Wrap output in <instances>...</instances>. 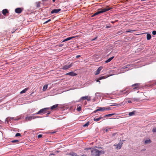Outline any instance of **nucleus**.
<instances>
[{
	"label": "nucleus",
	"instance_id": "f257e3e1",
	"mask_svg": "<svg viewBox=\"0 0 156 156\" xmlns=\"http://www.w3.org/2000/svg\"><path fill=\"white\" fill-rule=\"evenodd\" d=\"M91 153L92 156H100L101 155L104 154L105 152L103 151H99L96 148H93L91 149Z\"/></svg>",
	"mask_w": 156,
	"mask_h": 156
},
{
	"label": "nucleus",
	"instance_id": "f03ea898",
	"mask_svg": "<svg viewBox=\"0 0 156 156\" xmlns=\"http://www.w3.org/2000/svg\"><path fill=\"white\" fill-rule=\"evenodd\" d=\"M112 9V8H110L108 6H107L106 8L100 9L99 11L95 13L94 14L93 16L97 15L99 13L105 12L106 11H108L109 10L111 9Z\"/></svg>",
	"mask_w": 156,
	"mask_h": 156
},
{
	"label": "nucleus",
	"instance_id": "7ed1b4c3",
	"mask_svg": "<svg viewBox=\"0 0 156 156\" xmlns=\"http://www.w3.org/2000/svg\"><path fill=\"white\" fill-rule=\"evenodd\" d=\"M49 109V108H45L40 110L38 112L35 113V115H37L38 114H43L47 112V110Z\"/></svg>",
	"mask_w": 156,
	"mask_h": 156
},
{
	"label": "nucleus",
	"instance_id": "20e7f679",
	"mask_svg": "<svg viewBox=\"0 0 156 156\" xmlns=\"http://www.w3.org/2000/svg\"><path fill=\"white\" fill-rule=\"evenodd\" d=\"M72 66L73 63H72L69 65H65L62 66L61 69L63 70H67L71 67Z\"/></svg>",
	"mask_w": 156,
	"mask_h": 156
},
{
	"label": "nucleus",
	"instance_id": "39448f33",
	"mask_svg": "<svg viewBox=\"0 0 156 156\" xmlns=\"http://www.w3.org/2000/svg\"><path fill=\"white\" fill-rule=\"evenodd\" d=\"M86 99L87 101H90L91 100L90 97L88 96H85L84 97H82L80 99L79 101H78V102H80V100H83Z\"/></svg>",
	"mask_w": 156,
	"mask_h": 156
},
{
	"label": "nucleus",
	"instance_id": "423d86ee",
	"mask_svg": "<svg viewBox=\"0 0 156 156\" xmlns=\"http://www.w3.org/2000/svg\"><path fill=\"white\" fill-rule=\"evenodd\" d=\"M122 144V143L119 142L118 144H114L113 146L115 147L116 149L118 150L120 149L121 148Z\"/></svg>",
	"mask_w": 156,
	"mask_h": 156
},
{
	"label": "nucleus",
	"instance_id": "0eeeda50",
	"mask_svg": "<svg viewBox=\"0 0 156 156\" xmlns=\"http://www.w3.org/2000/svg\"><path fill=\"white\" fill-rule=\"evenodd\" d=\"M140 83H136L132 85V87H133V89L134 90H138L140 88L139 86Z\"/></svg>",
	"mask_w": 156,
	"mask_h": 156
},
{
	"label": "nucleus",
	"instance_id": "6e6552de",
	"mask_svg": "<svg viewBox=\"0 0 156 156\" xmlns=\"http://www.w3.org/2000/svg\"><path fill=\"white\" fill-rule=\"evenodd\" d=\"M23 9L20 8H17L15 9V12L17 13H20L22 12Z\"/></svg>",
	"mask_w": 156,
	"mask_h": 156
},
{
	"label": "nucleus",
	"instance_id": "1a4fd4ad",
	"mask_svg": "<svg viewBox=\"0 0 156 156\" xmlns=\"http://www.w3.org/2000/svg\"><path fill=\"white\" fill-rule=\"evenodd\" d=\"M61 10V9H54L52 10L51 12V13L53 14V13H58L59 11Z\"/></svg>",
	"mask_w": 156,
	"mask_h": 156
},
{
	"label": "nucleus",
	"instance_id": "9d476101",
	"mask_svg": "<svg viewBox=\"0 0 156 156\" xmlns=\"http://www.w3.org/2000/svg\"><path fill=\"white\" fill-rule=\"evenodd\" d=\"M66 75H69L71 76H76L77 74L76 73H75L73 72H70L66 73Z\"/></svg>",
	"mask_w": 156,
	"mask_h": 156
},
{
	"label": "nucleus",
	"instance_id": "9b49d317",
	"mask_svg": "<svg viewBox=\"0 0 156 156\" xmlns=\"http://www.w3.org/2000/svg\"><path fill=\"white\" fill-rule=\"evenodd\" d=\"M103 67L101 66L99 67L97 69L96 73H95V75H97L98 74L100 73L101 70L102 69Z\"/></svg>",
	"mask_w": 156,
	"mask_h": 156
},
{
	"label": "nucleus",
	"instance_id": "f8f14e48",
	"mask_svg": "<svg viewBox=\"0 0 156 156\" xmlns=\"http://www.w3.org/2000/svg\"><path fill=\"white\" fill-rule=\"evenodd\" d=\"M58 104H56L53 105L50 108H49V109H50L52 110H55V109L58 107Z\"/></svg>",
	"mask_w": 156,
	"mask_h": 156
},
{
	"label": "nucleus",
	"instance_id": "ddd939ff",
	"mask_svg": "<svg viewBox=\"0 0 156 156\" xmlns=\"http://www.w3.org/2000/svg\"><path fill=\"white\" fill-rule=\"evenodd\" d=\"M9 12L7 9H5L3 10L2 11V14L5 16L6 15V13H8Z\"/></svg>",
	"mask_w": 156,
	"mask_h": 156
},
{
	"label": "nucleus",
	"instance_id": "4468645a",
	"mask_svg": "<svg viewBox=\"0 0 156 156\" xmlns=\"http://www.w3.org/2000/svg\"><path fill=\"white\" fill-rule=\"evenodd\" d=\"M74 37H68L67 38L64 40L63 41H62V42H63L67 41H69V40H70L71 39L73 38Z\"/></svg>",
	"mask_w": 156,
	"mask_h": 156
},
{
	"label": "nucleus",
	"instance_id": "2eb2a0df",
	"mask_svg": "<svg viewBox=\"0 0 156 156\" xmlns=\"http://www.w3.org/2000/svg\"><path fill=\"white\" fill-rule=\"evenodd\" d=\"M114 57L112 56L109 58H108V59H107V60H106L105 62L106 63H108L110 61H111L114 58Z\"/></svg>",
	"mask_w": 156,
	"mask_h": 156
},
{
	"label": "nucleus",
	"instance_id": "dca6fc26",
	"mask_svg": "<svg viewBox=\"0 0 156 156\" xmlns=\"http://www.w3.org/2000/svg\"><path fill=\"white\" fill-rule=\"evenodd\" d=\"M31 119H32L31 118L30 116H27L25 118V120L26 121H30Z\"/></svg>",
	"mask_w": 156,
	"mask_h": 156
},
{
	"label": "nucleus",
	"instance_id": "f3484780",
	"mask_svg": "<svg viewBox=\"0 0 156 156\" xmlns=\"http://www.w3.org/2000/svg\"><path fill=\"white\" fill-rule=\"evenodd\" d=\"M28 89V88H26L25 89H24V90H22L20 92V94H22L24 93H25L26 92V91H27Z\"/></svg>",
	"mask_w": 156,
	"mask_h": 156
},
{
	"label": "nucleus",
	"instance_id": "a211bd4d",
	"mask_svg": "<svg viewBox=\"0 0 156 156\" xmlns=\"http://www.w3.org/2000/svg\"><path fill=\"white\" fill-rule=\"evenodd\" d=\"M40 3L39 2H36L35 3L36 7V8H39L40 6Z\"/></svg>",
	"mask_w": 156,
	"mask_h": 156
},
{
	"label": "nucleus",
	"instance_id": "6ab92c4d",
	"mask_svg": "<svg viewBox=\"0 0 156 156\" xmlns=\"http://www.w3.org/2000/svg\"><path fill=\"white\" fill-rule=\"evenodd\" d=\"M151 37V35L149 34H147V40H150Z\"/></svg>",
	"mask_w": 156,
	"mask_h": 156
},
{
	"label": "nucleus",
	"instance_id": "aec40b11",
	"mask_svg": "<svg viewBox=\"0 0 156 156\" xmlns=\"http://www.w3.org/2000/svg\"><path fill=\"white\" fill-rule=\"evenodd\" d=\"M77 110L78 111L80 112L81 110V105H78Z\"/></svg>",
	"mask_w": 156,
	"mask_h": 156
},
{
	"label": "nucleus",
	"instance_id": "412c9836",
	"mask_svg": "<svg viewBox=\"0 0 156 156\" xmlns=\"http://www.w3.org/2000/svg\"><path fill=\"white\" fill-rule=\"evenodd\" d=\"M151 142V140L150 139H149L146 140L145 141L144 143L145 144H147L150 143Z\"/></svg>",
	"mask_w": 156,
	"mask_h": 156
},
{
	"label": "nucleus",
	"instance_id": "4be33fe9",
	"mask_svg": "<svg viewBox=\"0 0 156 156\" xmlns=\"http://www.w3.org/2000/svg\"><path fill=\"white\" fill-rule=\"evenodd\" d=\"M108 77V76H105L99 77L98 78L99 79V80H101L103 79H105L107 78Z\"/></svg>",
	"mask_w": 156,
	"mask_h": 156
},
{
	"label": "nucleus",
	"instance_id": "5701e85b",
	"mask_svg": "<svg viewBox=\"0 0 156 156\" xmlns=\"http://www.w3.org/2000/svg\"><path fill=\"white\" fill-rule=\"evenodd\" d=\"M135 111H133L132 112H129V116H133L135 114Z\"/></svg>",
	"mask_w": 156,
	"mask_h": 156
},
{
	"label": "nucleus",
	"instance_id": "b1692460",
	"mask_svg": "<svg viewBox=\"0 0 156 156\" xmlns=\"http://www.w3.org/2000/svg\"><path fill=\"white\" fill-rule=\"evenodd\" d=\"M99 111H101V112L103 111L104 110H105V107H100L98 109Z\"/></svg>",
	"mask_w": 156,
	"mask_h": 156
},
{
	"label": "nucleus",
	"instance_id": "393cba45",
	"mask_svg": "<svg viewBox=\"0 0 156 156\" xmlns=\"http://www.w3.org/2000/svg\"><path fill=\"white\" fill-rule=\"evenodd\" d=\"M48 85H45L43 87V90L44 91L46 90L47 88Z\"/></svg>",
	"mask_w": 156,
	"mask_h": 156
},
{
	"label": "nucleus",
	"instance_id": "a878e982",
	"mask_svg": "<svg viewBox=\"0 0 156 156\" xmlns=\"http://www.w3.org/2000/svg\"><path fill=\"white\" fill-rule=\"evenodd\" d=\"M114 114H115L114 113L109 114L105 115V116L106 117H109L113 115H114Z\"/></svg>",
	"mask_w": 156,
	"mask_h": 156
},
{
	"label": "nucleus",
	"instance_id": "bb28decb",
	"mask_svg": "<svg viewBox=\"0 0 156 156\" xmlns=\"http://www.w3.org/2000/svg\"><path fill=\"white\" fill-rule=\"evenodd\" d=\"M69 155H71L72 156H77V154L75 153H70L69 154Z\"/></svg>",
	"mask_w": 156,
	"mask_h": 156
},
{
	"label": "nucleus",
	"instance_id": "cd10ccee",
	"mask_svg": "<svg viewBox=\"0 0 156 156\" xmlns=\"http://www.w3.org/2000/svg\"><path fill=\"white\" fill-rule=\"evenodd\" d=\"M120 105V104H118L116 103H114L112 105H111V106H119Z\"/></svg>",
	"mask_w": 156,
	"mask_h": 156
},
{
	"label": "nucleus",
	"instance_id": "c85d7f7f",
	"mask_svg": "<svg viewBox=\"0 0 156 156\" xmlns=\"http://www.w3.org/2000/svg\"><path fill=\"white\" fill-rule=\"evenodd\" d=\"M90 124V122L89 121H88L87 122L85 123L84 125H83V126L84 127H86L88 125H89Z\"/></svg>",
	"mask_w": 156,
	"mask_h": 156
},
{
	"label": "nucleus",
	"instance_id": "c756f323",
	"mask_svg": "<svg viewBox=\"0 0 156 156\" xmlns=\"http://www.w3.org/2000/svg\"><path fill=\"white\" fill-rule=\"evenodd\" d=\"M93 119L94 121L97 122L99 121L100 120V118H94Z\"/></svg>",
	"mask_w": 156,
	"mask_h": 156
},
{
	"label": "nucleus",
	"instance_id": "7c9ffc66",
	"mask_svg": "<svg viewBox=\"0 0 156 156\" xmlns=\"http://www.w3.org/2000/svg\"><path fill=\"white\" fill-rule=\"evenodd\" d=\"M12 143H17L19 142V141L17 140H13L11 141Z\"/></svg>",
	"mask_w": 156,
	"mask_h": 156
},
{
	"label": "nucleus",
	"instance_id": "2f4dec72",
	"mask_svg": "<svg viewBox=\"0 0 156 156\" xmlns=\"http://www.w3.org/2000/svg\"><path fill=\"white\" fill-rule=\"evenodd\" d=\"M21 135L20 133H17L15 135V137H17L19 136H21Z\"/></svg>",
	"mask_w": 156,
	"mask_h": 156
},
{
	"label": "nucleus",
	"instance_id": "473e14b6",
	"mask_svg": "<svg viewBox=\"0 0 156 156\" xmlns=\"http://www.w3.org/2000/svg\"><path fill=\"white\" fill-rule=\"evenodd\" d=\"M105 110H110L111 109L110 107H105Z\"/></svg>",
	"mask_w": 156,
	"mask_h": 156
},
{
	"label": "nucleus",
	"instance_id": "72a5a7b5",
	"mask_svg": "<svg viewBox=\"0 0 156 156\" xmlns=\"http://www.w3.org/2000/svg\"><path fill=\"white\" fill-rule=\"evenodd\" d=\"M51 21V19H49L48 20L45 22L44 23V24H46V23H48V22H50Z\"/></svg>",
	"mask_w": 156,
	"mask_h": 156
},
{
	"label": "nucleus",
	"instance_id": "f704fd0d",
	"mask_svg": "<svg viewBox=\"0 0 156 156\" xmlns=\"http://www.w3.org/2000/svg\"><path fill=\"white\" fill-rule=\"evenodd\" d=\"M31 118L33 119H34L36 118V116L34 115L30 116Z\"/></svg>",
	"mask_w": 156,
	"mask_h": 156
},
{
	"label": "nucleus",
	"instance_id": "c9c22d12",
	"mask_svg": "<svg viewBox=\"0 0 156 156\" xmlns=\"http://www.w3.org/2000/svg\"><path fill=\"white\" fill-rule=\"evenodd\" d=\"M152 34L154 35H155L156 34V31H152Z\"/></svg>",
	"mask_w": 156,
	"mask_h": 156
},
{
	"label": "nucleus",
	"instance_id": "e433bc0d",
	"mask_svg": "<svg viewBox=\"0 0 156 156\" xmlns=\"http://www.w3.org/2000/svg\"><path fill=\"white\" fill-rule=\"evenodd\" d=\"M92 149V148H85L84 149V150H88L89 149Z\"/></svg>",
	"mask_w": 156,
	"mask_h": 156
},
{
	"label": "nucleus",
	"instance_id": "4c0bfd02",
	"mask_svg": "<svg viewBox=\"0 0 156 156\" xmlns=\"http://www.w3.org/2000/svg\"><path fill=\"white\" fill-rule=\"evenodd\" d=\"M152 131L153 132H156V128H153L152 129Z\"/></svg>",
	"mask_w": 156,
	"mask_h": 156
},
{
	"label": "nucleus",
	"instance_id": "58836bf2",
	"mask_svg": "<svg viewBox=\"0 0 156 156\" xmlns=\"http://www.w3.org/2000/svg\"><path fill=\"white\" fill-rule=\"evenodd\" d=\"M42 136V134H39L38 136V138H41V137Z\"/></svg>",
	"mask_w": 156,
	"mask_h": 156
},
{
	"label": "nucleus",
	"instance_id": "ea45409f",
	"mask_svg": "<svg viewBox=\"0 0 156 156\" xmlns=\"http://www.w3.org/2000/svg\"><path fill=\"white\" fill-rule=\"evenodd\" d=\"M100 80H99V79L98 78V80H96V82H99V84H100Z\"/></svg>",
	"mask_w": 156,
	"mask_h": 156
},
{
	"label": "nucleus",
	"instance_id": "a19ab883",
	"mask_svg": "<svg viewBox=\"0 0 156 156\" xmlns=\"http://www.w3.org/2000/svg\"><path fill=\"white\" fill-rule=\"evenodd\" d=\"M133 99L135 101H139V99H136V98H134Z\"/></svg>",
	"mask_w": 156,
	"mask_h": 156
},
{
	"label": "nucleus",
	"instance_id": "79ce46f5",
	"mask_svg": "<svg viewBox=\"0 0 156 156\" xmlns=\"http://www.w3.org/2000/svg\"><path fill=\"white\" fill-rule=\"evenodd\" d=\"M111 27L110 26H106V28H110Z\"/></svg>",
	"mask_w": 156,
	"mask_h": 156
},
{
	"label": "nucleus",
	"instance_id": "37998d69",
	"mask_svg": "<svg viewBox=\"0 0 156 156\" xmlns=\"http://www.w3.org/2000/svg\"><path fill=\"white\" fill-rule=\"evenodd\" d=\"M98 111H98V109H96V110H95L94 111V113H96L97 112H98Z\"/></svg>",
	"mask_w": 156,
	"mask_h": 156
},
{
	"label": "nucleus",
	"instance_id": "c03bdc74",
	"mask_svg": "<svg viewBox=\"0 0 156 156\" xmlns=\"http://www.w3.org/2000/svg\"><path fill=\"white\" fill-rule=\"evenodd\" d=\"M63 45V44H59L58 46L59 47H62Z\"/></svg>",
	"mask_w": 156,
	"mask_h": 156
},
{
	"label": "nucleus",
	"instance_id": "a18cd8bd",
	"mask_svg": "<svg viewBox=\"0 0 156 156\" xmlns=\"http://www.w3.org/2000/svg\"><path fill=\"white\" fill-rule=\"evenodd\" d=\"M127 102L129 103H131V101L130 100H128L127 101Z\"/></svg>",
	"mask_w": 156,
	"mask_h": 156
},
{
	"label": "nucleus",
	"instance_id": "49530a36",
	"mask_svg": "<svg viewBox=\"0 0 156 156\" xmlns=\"http://www.w3.org/2000/svg\"><path fill=\"white\" fill-rule=\"evenodd\" d=\"M50 113V112H48L47 114H46L47 115V116H48V115Z\"/></svg>",
	"mask_w": 156,
	"mask_h": 156
},
{
	"label": "nucleus",
	"instance_id": "de8ad7c7",
	"mask_svg": "<svg viewBox=\"0 0 156 156\" xmlns=\"http://www.w3.org/2000/svg\"><path fill=\"white\" fill-rule=\"evenodd\" d=\"M80 55H78L76 56V57L77 58H78L80 57Z\"/></svg>",
	"mask_w": 156,
	"mask_h": 156
},
{
	"label": "nucleus",
	"instance_id": "09e8293b",
	"mask_svg": "<svg viewBox=\"0 0 156 156\" xmlns=\"http://www.w3.org/2000/svg\"><path fill=\"white\" fill-rule=\"evenodd\" d=\"M103 118V117H101V116H100L99 117V118H100V119H102Z\"/></svg>",
	"mask_w": 156,
	"mask_h": 156
},
{
	"label": "nucleus",
	"instance_id": "8fccbe9b",
	"mask_svg": "<svg viewBox=\"0 0 156 156\" xmlns=\"http://www.w3.org/2000/svg\"><path fill=\"white\" fill-rule=\"evenodd\" d=\"M108 131V130L107 129H105V131L106 132H107Z\"/></svg>",
	"mask_w": 156,
	"mask_h": 156
},
{
	"label": "nucleus",
	"instance_id": "3c124183",
	"mask_svg": "<svg viewBox=\"0 0 156 156\" xmlns=\"http://www.w3.org/2000/svg\"><path fill=\"white\" fill-rule=\"evenodd\" d=\"M96 38H97V37H96V38H95L93 39L92 40V41H94V40H95Z\"/></svg>",
	"mask_w": 156,
	"mask_h": 156
},
{
	"label": "nucleus",
	"instance_id": "603ef678",
	"mask_svg": "<svg viewBox=\"0 0 156 156\" xmlns=\"http://www.w3.org/2000/svg\"><path fill=\"white\" fill-rule=\"evenodd\" d=\"M36 118H39V116H36Z\"/></svg>",
	"mask_w": 156,
	"mask_h": 156
},
{
	"label": "nucleus",
	"instance_id": "864d4df0",
	"mask_svg": "<svg viewBox=\"0 0 156 156\" xmlns=\"http://www.w3.org/2000/svg\"><path fill=\"white\" fill-rule=\"evenodd\" d=\"M115 22H114V21H112V22H111V23H114Z\"/></svg>",
	"mask_w": 156,
	"mask_h": 156
},
{
	"label": "nucleus",
	"instance_id": "5fc2aeb1",
	"mask_svg": "<svg viewBox=\"0 0 156 156\" xmlns=\"http://www.w3.org/2000/svg\"><path fill=\"white\" fill-rule=\"evenodd\" d=\"M125 91V90H124V91H121V90H120V92H123V91Z\"/></svg>",
	"mask_w": 156,
	"mask_h": 156
},
{
	"label": "nucleus",
	"instance_id": "6e6d98bb",
	"mask_svg": "<svg viewBox=\"0 0 156 156\" xmlns=\"http://www.w3.org/2000/svg\"><path fill=\"white\" fill-rule=\"evenodd\" d=\"M126 93H127V91L125 92H124L123 94H126Z\"/></svg>",
	"mask_w": 156,
	"mask_h": 156
},
{
	"label": "nucleus",
	"instance_id": "4d7b16f0",
	"mask_svg": "<svg viewBox=\"0 0 156 156\" xmlns=\"http://www.w3.org/2000/svg\"><path fill=\"white\" fill-rule=\"evenodd\" d=\"M55 0H52V1L54 2H55Z\"/></svg>",
	"mask_w": 156,
	"mask_h": 156
},
{
	"label": "nucleus",
	"instance_id": "13d9d810",
	"mask_svg": "<svg viewBox=\"0 0 156 156\" xmlns=\"http://www.w3.org/2000/svg\"><path fill=\"white\" fill-rule=\"evenodd\" d=\"M85 156V155H84V154H83V155H82V156Z\"/></svg>",
	"mask_w": 156,
	"mask_h": 156
},
{
	"label": "nucleus",
	"instance_id": "bf43d9fd",
	"mask_svg": "<svg viewBox=\"0 0 156 156\" xmlns=\"http://www.w3.org/2000/svg\"><path fill=\"white\" fill-rule=\"evenodd\" d=\"M2 101V100H0V102H1Z\"/></svg>",
	"mask_w": 156,
	"mask_h": 156
},
{
	"label": "nucleus",
	"instance_id": "052dcab7",
	"mask_svg": "<svg viewBox=\"0 0 156 156\" xmlns=\"http://www.w3.org/2000/svg\"><path fill=\"white\" fill-rule=\"evenodd\" d=\"M43 1H47V0H43Z\"/></svg>",
	"mask_w": 156,
	"mask_h": 156
},
{
	"label": "nucleus",
	"instance_id": "680f3d73",
	"mask_svg": "<svg viewBox=\"0 0 156 156\" xmlns=\"http://www.w3.org/2000/svg\"><path fill=\"white\" fill-rule=\"evenodd\" d=\"M155 85H156V82L155 83Z\"/></svg>",
	"mask_w": 156,
	"mask_h": 156
}]
</instances>
